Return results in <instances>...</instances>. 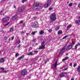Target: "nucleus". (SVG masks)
I'll return each mask as SVG.
<instances>
[{"label": "nucleus", "mask_w": 80, "mask_h": 80, "mask_svg": "<svg viewBox=\"0 0 80 80\" xmlns=\"http://www.w3.org/2000/svg\"><path fill=\"white\" fill-rule=\"evenodd\" d=\"M75 50L77 49V46L76 45L75 46Z\"/></svg>", "instance_id": "e433bc0d"}, {"label": "nucleus", "mask_w": 80, "mask_h": 80, "mask_svg": "<svg viewBox=\"0 0 80 80\" xmlns=\"http://www.w3.org/2000/svg\"><path fill=\"white\" fill-rule=\"evenodd\" d=\"M72 47H73V46L71 45H69L67 47L66 46V50H70V49H72Z\"/></svg>", "instance_id": "423d86ee"}, {"label": "nucleus", "mask_w": 80, "mask_h": 80, "mask_svg": "<svg viewBox=\"0 0 80 80\" xmlns=\"http://www.w3.org/2000/svg\"><path fill=\"white\" fill-rule=\"evenodd\" d=\"M24 57H25V56L24 55H22L18 59V60H20L22 59V58H24Z\"/></svg>", "instance_id": "4468645a"}, {"label": "nucleus", "mask_w": 80, "mask_h": 80, "mask_svg": "<svg viewBox=\"0 0 80 80\" xmlns=\"http://www.w3.org/2000/svg\"><path fill=\"white\" fill-rule=\"evenodd\" d=\"M62 30H59V31L58 32V35H60L62 34Z\"/></svg>", "instance_id": "a211bd4d"}, {"label": "nucleus", "mask_w": 80, "mask_h": 80, "mask_svg": "<svg viewBox=\"0 0 80 80\" xmlns=\"http://www.w3.org/2000/svg\"><path fill=\"white\" fill-rule=\"evenodd\" d=\"M32 35H34V34H35V32H32Z\"/></svg>", "instance_id": "4c0bfd02"}, {"label": "nucleus", "mask_w": 80, "mask_h": 80, "mask_svg": "<svg viewBox=\"0 0 80 80\" xmlns=\"http://www.w3.org/2000/svg\"><path fill=\"white\" fill-rule=\"evenodd\" d=\"M45 48V45L43 46L42 45L41 46L39 47L38 49H39V50H41L42 49H44V48Z\"/></svg>", "instance_id": "f8f14e48"}, {"label": "nucleus", "mask_w": 80, "mask_h": 80, "mask_svg": "<svg viewBox=\"0 0 80 80\" xmlns=\"http://www.w3.org/2000/svg\"><path fill=\"white\" fill-rule=\"evenodd\" d=\"M65 49H66V45L64 46V48H63L61 50V51L63 53L65 52Z\"/></svg>", "instance_id": "9d476101"}, {"label": "nucleus", "mask_w": 80, "mask_h": 80, "mask_svg": "<svg viewBox=\"0 0 80 80\" xmlns=\"http://www.w3.org/2000/svg\"><path fill=\"white\" fill-rule=\"evenodd\" d=\"M57 62H58V60H57L56 61L55 64H53V66L52 67V68L53 70H57Z\"/></svg>", "instance_id": "20e7f679"}, {"label": "nucleus", "mask_w": 80, "mask_h": 80, "mask_svg": "<svg viewBox=\"0 0 80 80\" xmlns=\"http://www.w3.org/2000/svg\"><path fill=\"white\" fill-rule=\"evenodd\" d=\"M34 55H35V54L33 53V52H30V53H28V55H29V56H31Z\"/></svg>", "instance_id": "2eb2a0df"}, {"label": "nucleus", "mask_w": 80, "mask_h": 80, "mask_svg": "<svg viewBox=\"0 0 80 80\" xmlns=\"http://www.w3.org/2000/svg\"><path fill=\"white\" fill-rule=\"evenodd\" d=\"M22 10H23V9H22V8H19L18 9V11L19 12H22Z\"/></svg>", "instance_id": "aec40b11"}, {"label": "nucleus", "mask_w": 80, "mask_h": 80, "mask_svg": "<svg viewBox=\"0 0 80 80\" xmlns=\"http://www.w3.org/2000/svg\"><path fill=\"white\" fill-rule=\"evenodd\" d=\"M9 40L10 41V40H11V39H10V38H9Z\"/></svg>", "instance_id": "e2e57ef3"}, {"label": "nucleus", "mask_w": 80, "mask_h": 80, "mask_svg": "<svg viewBox=\"0 0 80 80\" xmlns=\"http://www.w3.org/2000/svg\"><path fill=\"white\" fill-rule=\"evenodd\" d=\"M63 52L61 50L59 52V54L60 55H62V54H63Z\"/></svg>", "instance_id": "bb28decb"}, {"label": "nucleus", "mask_w": 80, "mask_h": 80, "mask_svg": "<svg viewBox=\"0 0 80 80\" xmlns=\"http://www.w3.org/2000/svg\"><path fill=\"white\" fill-rule=\"evenodd\" d=\"M41 45L42 46H43V45H44V46L45 47V42L44 41H43L41 43Z\"/></svg>", "instance_id": "cd10ccee"}, {"label": "nucleus", "mask_w": 80, "mask_h": 80, "mask_svg": "<svg viewBox=\"0 0 80 80\" xmlns=\"http://www.w3.org/2000/svg\"><path fill=\"white\" fill-rule=\"evenodd\" d=\"M69 66L72 67V63H70L69 64Z\"/></svg>", "instance_id": "09e8293b"}, {"label": "nucleus", "mask_w": 80, "mask_h": 80, "mask_svg": "<svg viewBox=\"0 0 80 80\" xmlns=\"http://www.w3.org/2000/svg\"><path fill=\"white\" fill-rule=\"evenodd\" d=\"M9 23H10V22H8V23L6 24L5 25V26H7V25H9Z\"/></svg>", "instance_id": "f704fd0d"}, {"label": "nucleus", "mask_w": 80, "mask_h": 80, "mask_svg": "<svg viewBox=\"0 0 80 80\" xmlns=\"http://www.w3.org/2000/svg\"><path fill=\"white\" fill-rule=\"evenodd\" d=\"M19 55V54L18 53H16V57H18V56Z\"/></svg>", "instance_id": "58836bf2"}, {"label": "nucleus", "mask_w": 80, "mask_h": 80, "mask_svg": "<svg viewBox=\"0 0 80 80\" xmlns=\"http://www.w3.org/2000/svg\"><path fill=\"white\" fill-rule=\"evenodd\" d=\"M3 1H5V0H2Z\"/></svg>", "instance_id": "338daca9"}, {"label": "nucleus", "mask_w": 80, "mask_h": 80, "mask_svg": "<svg viewBox=\"0 0 80 80\" xmlns=\"http://www.w3.org/2000/svg\"><path fill=\"white\" fill-rule=\"evenodd\" d=\"M68 70V68H67L66 69H63L62 70L65 71V70Z\"/></svg>", "instance_id": "a18cd8bd"}, {"label": "nucleus", "mask_w": 80, "mask_h": 80, "mask_svg": "<svg viewBox=\"0 0 80 80\" xmlns=\"http://www.w3.org/2000/svg\"><path fill=\"white\" fill-rule=\"evenodd\" d=\"M33 9L34 10H39V8L38 6H37L35 5H34L33 7Z\"/></svg>", "instance_id": "0eeeda50"}, {"label": "nucleus", "mask_w": 80, "mask_h": 80, "mask_svg": "<svg viewBox=\"0 0 80 80\" xmlns=\"http://www.w3.org/2000/svg\"><path fill=\"white\" fill-rule=\"evenodd\" d=\"M5 72H7V71H3L2 72V73H5Z\"/></svg>", "instance_id": "864d4df0"}, {"label": "nucleus", "mask_w": 80, "mask_h": 80, "mask_svg": "<svg viewBox=\"0 0 80 80\" xmlns=\"http://www.w3.org/2000/svg\"><path fill=\"white\" fill-rule=\"evenodd\" d=\"M21 74L24 76L27 74V71L26 70V69H24L22 70Z\"/></svg>", "instance_id": "f03ea898"}, {"label": "nucleus", "mask_w": 80, "mask_h": 80, "mask_svg": "<svg viewBox=\"0 0 80 80\" xmlns=\"http://www.w3.org/2000/svg\"><path fill=\"white\" fill-rule=\"evenodd\" d=\"M10 20V18L9 17H6L2 19L3 22H7Z\"/></svg>", "instance_id": "39448f33"}, {"label": "nucleus", "mask_w": 80, "mask_h": 80, "mask_svg": "<svg viewBox=\"0 0 80 80\" xmlns=\"http://www.w3.org/2000/svg\"><path fill=\"white\" fill-rule=\"evenodd\" d=\"M48 6H49L46 3L44 6V7L47 8V7H48Z\"/></svg>", "instance_id": "a878e982"}, {"label": "nucleus", "mask_w": 80, "mask_h": 80, "mask_svg": "<svg viewBox=\"0 0 80 80\" xmlns=\"http://www.w3.org/2000/svg\"><path fill=\"white\" fill-rule=\"evenodd\" d=\"M28 17L29 18H31V15H29L28 16Z\"/></svg>", "instance_id": "37998d69"}, {"label": "nucleus", "mask_w": 80, "mask_h": 80, "mask_svg": "<svg viewBox=\"0 0 80 80\" xmlns=\"http://www.w3.org/2000/svg\"><path fill=\"white\" fill-rule=\"evenodd\" d=\"M18 16L17 15H15L14 16L12 17V19L13 20H15L17 18Z\"/></svg>", "instance_id": "ddd939ff"}, {"label": "nucleus", "mask_w": 80, "mask_h": 80, "mask_svg": "<svg viewBox=\"0 0 80 80\" xmlns=\"http://www.w3.org/2000/svg\"><path fill=\"white\" fill-rule=\"evenodd\" d=\"M53 10V8H49V10Z\"/></svg>", "instance_id": "c03bdc74"}, {"label": "nucleus", "mask_w": 80, "mask_h": 80, "mask_svg": "<svg viewBox=\"0 0 80 80\" xmlns=\"http://www.w3.org/2000/svg\"><path fill=\"white\" fill-rule=\"evenodd\" d=\"M60 29V27L59 26H57L55 28L56 31H57L58 30H59Z\"/></svg>", "instance_id": "393cba45"}, {"label": "nucleus", "mask_w": 80, "mask_h": 80, "mask_svg": "<svg viewBox=\"0 0 80 80\" xmlns=\"http://www.w3.org/2000/svg\"><path fill=\"white\" fill-rule=\"evenodd\" d=\"M72 3H71L69 4V7H71V6L72 5Z\"/></svg>", "instance_id": "c9c22d12"}, {"label": "nucleus", "mask_w": 80, "mask_h": 80, "mask_svg": "<svg viewBox=\"0 0 80 80\" xmlns=\"http://www.w3.org/2000/svg\"><path fill=\"white\" fill-rule=\"evenodd\" d=\"M48 32H52V29H50L49 30H47Z\"/></svg>", "instance_id": "473e14b6"}, {"label": "nucleus", "mask_w": 80, "mask_h": 80, "mask_svg": "<svg viewBox=\"0 0 80 80\" xmlns=\"http://www.w3.org/2000/svg\"><path fill=\"white\" fill-rule=\"evenodd\" d=\"M72 26V25H69L68 26H67V30H68V29L70 28H71Z\"/></svg>", "instance_id": "6ab92c4d"}, {"label": "nucleus", "mask_w": 80, "mask_h": 80, "mask_svg": "<svg viewBox=\"0 0 80 80\" xmlns=\"http://www.w3.org/2000/svg\"><path fill=\"white\" fill-rule=\"evenodd\" d=\"M1 53V51H0V56L1 55L0 54Z\"/></svg>", "instance_id": "0e129e2a"}, {"label": "nucleus", "mask_w": 80, "mask_h": 80, "mask_svg": "<svg viewBox=\"0 0 80 80\" xmlns=\"http://www.w3.org/2000/svg\"><path fill=\"white\" fill-rule=\"evenodd\" d=\"M47 60H46L44 62V63H47Z\"/></svg>", "instance_id": "4d7b16f0"}, {"label": "nucleus", "mask_w": 80, "mask_h": 80, "mask_svg": "<svg viewBox=\"0 0 80 80\" xmlns=\"http://www.w3.org/2000/svg\"><path fill=\"white\" fill-rule=\"evenodd\" d=\"M26 31H24V32L22 31L21 32V34H23V33H25Z\"/></svg>", "instance_id": "72a5a7b5"}, {"label": "nucleus", "mask_w": 80, "mask_h": 80, "mask_svg": "<svg viewBox=\"0 0 80 80\" xmlns=\"http://www.w3.org/2000/svg\"><path fill=\"white\" fill-rule=\"evenodd\" d=\"M42 60V58H40V60Z\"/></svg>", "instance_id": "69168bd1"}, {"label": "nucleus", "mask_w": 80, "mask_h": 80, "mask_svg": "<svg viewBox=\"0 0 80 80\" xmlns=\"http://www.w3.org/2000/svg\"><path fill=\"white\" fill-rule=\"evenodd\" d=\"M2 12H3V11H0V13H2Z\"/></svg>", "instance_id": "680f3d73"}, {"label": "nucleus", "mask_w": 80, "mask_h": 80, "mask_svg": "<svg viewBox=\"0 0 80 80\" xmlns=\"http://www.w3.org/2000/svg\"><path fill=\"white\" fill-rule=\"evenodd\" d=\"M20 47V45L19 44L17 47L18 48H19Z\"/></svg>", "instance_id": "5fc2aeb1"}, {"label": "nucleus", "mask_w": 80, "mask_h": 80, "mask_svg": "<svg viewBox=\"0 0 80 80\" xmlns=\"http://www.w3.org/2000/svg\"><path fill=\"white\" fill-rule=\"evenodd\" d=\"M68 55V53H67L66 54V55Z\"/></svg>", "instance_id": "bf43d9fd"}, {"label": "nucleus", "mask_w": 80, "mask_h": 80, "mask_svg": "<svg viewBox=\"0 0 80 80\" xmlns=\"http://www.w3.org/2000/svg\"><path fill=\"white\" fill-rule=\"evenodd\" d=\"M71 80H74V79L73 78H72Z\"/></svg>", "instance_id": "052dcab7"}, {"label": "nucleus", "mask_w": 80, "mask_h": 80, "mask_svg": "<svg viewBox=\"0 0 80 80\" xmlns=\"http://www.w3.org/2000/svg\"><path fill=\"white\" fill-rule=\"evenodd\" d=\"M68 73L67 72H62L59 75V76L61 78H62V77H65V76L64 74H67Z\"/></svg>", "instance_id": "7ed1b4c3"}, {"label": "nucleus", "mask_w": 80, "mask_h": 80, "mask_svg": "<svg viewBox=\"0 0 80 80\" xmlns=\"http://www.w3.org/2000/svg\"><path fill=\"white\" fill-rule=\"evenodd\" d=\"M76 65H77V63L74 64V65H73L74 67H75L76 66Z\"/></svg>", "instance_id": "ea45409f"}, {"label": "nucleus", "mask_w": 80, "mask_h": 80, "mask_svg": "<svg viewBox=\"0 0 80 80\" xmlns=\"http://www.w3.org/2000/svg\"><path fill=\"white\" fill-rule=\"evenodd\" d=\"M68 37V35L65 36L62 38V40H63V39H65V38H67V37Z\"/></svg>", "instance_id": "c85d7f7f"}, {"label": "nucleus", "mask_w": 80, "mask_h": 80, "mask_svg": "<svg viewBox=\"0 0 80 80\" xmlns=\"http://www.w3.org/2000/svg\"><path fill=\"white\" fill-rule=\"evenodd\" d=\"M20 23H23V21H21L20 22Z\"/></svg>", "instance_id": "603ef678"}, {"label": "nucleus", "mask_w": 80, "mask_h": 80, "mask_svg": "<svg viewBox=\"0 0 80 80\" xmlns=\"http://www.w3.org/2000/svg\"><path fill=\"white\" fill-rule=\"evenodd\" d=\"M10 36H8V37H7L6 38H5V40H7V38H9V37H10Z\"/></svg>", "instance_id": "a19ab883"}, {"label": "nucleus", "mask_w": 80, "mask_h": 80, "mask_svg": "<svg viewBox=\"0 0 80 80\" xmlns=\"http://www.w3.org/2000/svg\"><path fill=\"white\" fill-rule=\"evenodd\" d=\"M34 5H35V6H37V7H39V2H35Z\"/></svg>", "instance_id": "9b49d317"}, {"label": "nucleus", "mask_w": 80, "mask_h": 80, "mask_svg": "<svg viewBox=\"0 0 80 80\" xmlns=\"http://www.w3.org/2000/svg\"><path fill=\"white\" fill-rule=\"evenodd\" d=\"M46 3L49 6L50 5H51V3H52L51 0H48Z\"/></svg>", "instance_id": "1a4fd4ad"}, {"label": "nucleus", "mask_w": 80, "mask_h": 80, "mask_svg": "<svg viewBox=\"0 0 80 80\" xmlns=\"http://www.w3.org/2000/svg\"><path fill=\"white\" fill-rule=\"evenodd\" d=\"M68 58H69V57H66L65 58H64L62 59V61H65V60H68Z\"/></svg>", "instance_id": "4be33fe9"}, {"label": "nucleus", "mask_w": 80, "mask_h": 80, "mask_svg": "<svg viewBox=\"0 0 80 80\" xmlns=\"http://www.w3.org/2000/svg\"><path fill=\"white\" fill-rule=\"evenodd\" d=\"M36 13L37 15H38V14H39V12H36Z\"/></svg>", "instance_id": "13d9d810"}, {"label": "nucleus", "mask_w": 80, "mask_h": 80, "mask_svg": "<svg viewBox=\"0 0 80 80\" xmlns=\"http://www.w3.org/2000/svg\"><path fill=\"white\" fill-rule=\"evenodd\" d=\"M13 39H14V36H13L12 38V40H13Z\"/></svg>", "instance_id": "8fccbe9b"}, {"label": "nucleus", "mask_w": 80, "mask_h": 80, "mask_svg": "<svg viewBox=\"0 0 80 80\" xmlns=\"http://www.w3.org/2000/svg\"><path fill=\"white\" fill-rule=\"evenodd\" d=\"M33 18H34V19H36L37 18L36 17H33Z\"/></svg>", "instance_id": "6e6d98bb"}, {"label": "nucleus", "mask_w": 80, "mask_h": 80, "mask_svg": "<svg viewBox=\"0 0 80 80\" xmlns=\"http://www.w3.org/2000/svg\"><path fill=\"white\" fill-rule=\"evenodd\" d=\"M1 69H2V70H4V68H1Z\"/></svg>", "instance_id": "3c124183"}, {"label": "nucleus", "mask_w": 80, "mask_h": 80, "mask_svg": "<svg viewBox=\"0 0 80 80\" xmlns=\"http://www.w3.org/2000/svg\"><path fill=\"white\" fill-rule=\"evenodd\" d=\"M38 51H34V52L35 53V54H37V53H38Z\"/></svg>", "instance_id": "7c9ffc66"}, {"label": "nucleus", "mask_w": 80, "mask_h": 80, "mask_svg": "<svg viewBox=\"0 0 80 80\" xmlns=\"http://www.w3.org/2000/svg\"><path fill=\"white\" fill-rule=\"evenodd\" d=\"M27 0H22V2L23 3H25L26 2H27Z\"/></svg>", "instance_id": "2f4dec72"}, {"label": "nucleus", "mask_w": 80, "mask_h": 80, "mask_svg": "<svg viewBox=\"0 0 80 80\" xmlns=\"http://www.w3.org/2000/svg\"><path fill=\"white\" fill-rule=\"evenodd\" d=\"M18 43V44H19V43H20V40H19Z\"/></svg>", "instance_id": "49530a36"}, {"label": "nucleus", "mask_w": 80, "mask_h": 80, "mask_svg": "<svg viewBox=\"0 0 80 80\" xmlns=\"http://www.w3.org/2000/svg\"><path fill=\"white\" fill-rule=\"evenodd\" d=\"M68 3V2H67V3Z\"/></svg>", "instance_id": "774afa93"}, {"label": "nucleus", "mask_w": 80, "mask_h": 80, "mask_svg": "<svg viewBox=\"0 0 80 80\" xmlns=\"http://www.w3.org/2000/svg\"><path fill=\"white\" fill-rule=\"evenodd\" d=\"M37 24H38V22L36 21L35 23L33 24L32 26V28H37Z\"/></svg>", "instance_id": "6e6552de"}, {"label": "nucleus", "mask_w": 80, "mask_h": 80, "mask_svg": "<svg viewBox=\"0 0 80 80\" xmlns=\"http://www.w3.org/2000/svg\"><path fill=\"white\" fill-rule=\"evenodd\" d=\"M76 23L77 25H80V20H78L76 21Z\"/></svg>", "instance_id": "dca6fc26"}, {"label": "nucleus", "mask_w": 80, "mask_h": 80, "mask_svg": "<svg viewBox=\"0 0 80 80\" xmlns=\"http://www.w3.org/2000/svg\"><path fill=\"white\" fill-rule=\"evenodd\" d=\"M4 60L5 59L4 58H1L0 59V62L3 63V62H4Z\"/></svg>", "instance_id": "f3484780"}, {"label": "nucleus", "mask_w": 80, "mask_h": 80, "mask_svg": "<svg viewBox=\"0 0 80 80\" xmlns=\"http://www.w3.org/2000/svg\"><path fill=\"white\" fill-rule=\"evenodd\" d=\"M77 71L78 72H80V66H78L77 68Z\"/></svg>", "instance_id": "5701e85b"}, {"label": "nucleus", "mask_w": 80, "mask_h": 80, "mask_svg": "<svg viewBox=\"0 0 80 80\" xmlns=\"http://www.w3.org/2000/svg\"><path fill=\"white\" fill-rule=\"evenodd\" d=\"M78 45H80V43H79V42H78V44H77L76 46H78Z\"/></svg>", "instance_id": "79ce46f5"}, {"label": "nucleus", "mask_w": 80, "mask_h": 80, "mask_svg": "<svg viewBox=\"0 0 80 80\" xmlns=\"http://www.w3.org/2000/svg\"><path fill=\"white\" fill-rule=\"evenodd\" d=\"M32 50V47H30L28 48V51H30V50Z\"/></svg>", "instance_id": "c756f323"}, {"label": "nucleus", "mask_w": 80, "mask_h": 80, "mask_svg": "<svg viewBox=\"0 0 80 80\" xmlns=\"http://www.w3.org/2000/svg\"><path fill=\"white\" fill-rule=\"evenodd\" d=\"M36 39H34L33 41L34 42H36Z\"/></svg>", "instance_id": "de8ad7c7"}, {"label": "nucleus", "mask_w": 80, "mask_h": 80, "mask_svg": "<svg viewBox=\"0 0 80 80\" xmlns=\"http://www.w3.org/2000/svg\"><path fill=\"white\" fill-rule=\"evenodd\" d=\"M9 31L10 32H13V31H14V29H13V28H10Z\"/></svg>", "instance_id": "412c9836"}, {"label": "nucleus", "mask_w": 80, "mask_h": 80, "mask_svg": "<svg viewBox=\"0 0 80 80\" xmlns=\"http://www.w3.org/2000/svg\"><path fill=\"white\" fill-rule=\"evenodd\" d=\"M50 18L52 22H55L57 20V18L56 17V14L55 13L52 14L50 16Z\"/></svg>", "instance_id": "f257e3e1"}, {"label": "nucleus", "mask_w": 80, "mask_h": 80, "mask_svg": "<svg viewBox=\"0 0 80 80\" xmlns=\"http://www.w3.org/2000/svg\"><path fill=\"white\" fill-rule=\"evenodd\" d=\"M39 33L40 35H42V34H43V33H44V32L42 31H41Z\"/></svg>", "instance_id": "b1692460"}]
</instances>
